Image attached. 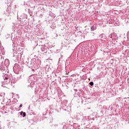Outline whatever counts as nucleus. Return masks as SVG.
<instances>
[{
	"instance_id": "nucleus-4",
	"label": "nucleus",
	"mask_w": 129,
	"mask_h": 129,
	"mask_svg": "<svg viewBox=\"0 0 129 129\" xmlns=\"http://www.w3.org/2000/svg\"><path fill=\"white\" fill-rule=\"evenodd\" d=\"M23 106V105L22 104H21L20 106H19V107H22Z\"/></svg>"
},
{
	"instance_id": "nucleus-6",
	"label": "nucleus",
	"mask_w": 129,
	"mask_h": 129,
	"mask_svg": "<svg viewBox=\"0 0 129 129\" xmlns=\"http://www.w3.org/2000/svg\"><path fill=\"white\" fill-rule=\"evenodd\" d=\"M66 75H68V73H67Z\"/></svg>"
},
{
	"instance_id": "nucleus-1",
	"label": "nucleus",
	"mask_w": 129,
	"mask_h": 129,
	"mask_svg": "<svg viewBox=\"0 0 129 129\" xmlns=\"http://www.w3.org/2000/svg\"><path fill=\"white\" fill-rule=\"evenodd\" d=\"M90 85H91V86H93V82H90Z\"/></svg>"
},
{
	"instance_id": "nucleus-3",
	"label": "nucleus",
	"mask_w": 129,
	"mask_h": 129,
	"mask_svg": "<svg viewBox=\"0 0 129 129\" xmlns=\"http://www.w3.org/2000/svg\"><path fill=\"white\" fill-rule=\"evenodd\" d=\"M91 31H93L94 29H93V27L91 28Z\"/></svg>"
},
{
	"instance_id": "nucleus-5",
	"label": "nucleus",
	"mask_w": 129,
	"mask_h": 129,
	"mask_svg": "<svg viewBox=\"0 0 129 129\" xmlns=\"http://www.w3.org/2000/svg\"><path fill=\"white\" fill-rule=\"evenodd\" d=\"M8 78H5V80H8Z\"/></svg>"
},
{
	"instance_id": "nucleus-2",
	"label": "nucleus",
	"mask_w": 129,
	"mask_h": 129,
	"mask_svg": "<svg viewBox=\"0 0 129 129\" xmlns=\"http://www.w3.org/2000/svg\"><path fill=\"white\" fill-rule=\"evenodd\" d=\"M26 116V112H23V117Z\"/></svg>"
}]
</instances>
